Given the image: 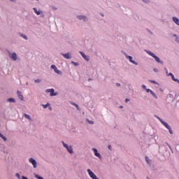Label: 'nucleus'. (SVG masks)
I'll return each instance as SVG.
<instances>
[{
	"mask_svg": "<svg viewBox=\"0 0 179 179\" xmlns=\"http://www.w3.org/2000/svg\"><path fill=\"white\" fill-rule=\"evenodd\" d=\"M145 52H147L148 54V55H150V57H152V58H155L156 62H157L158 64H161L162 65H163L164 62L163 61H162L160 59V58L159 57H157L156 55H155V53L152 52L150 50H145Z\"/></svg>",
	"mask_w": 179,
	"mask_h": 179,
	"instance_id": "1",
	"label": "nucleus"
},
{
	"mask_svg": "<svg viewBox=\"0 0 179 179\" xmlns=\"http://www.w3.org/2000/svg\"><path fill=\"white\" fill-rule=\"evenodd\" d=\"M62 143L63 147L66 148V150H67L70 155H73V148H72V145H68L64 141H62Z\"/></svg>",
	"mask_w": 179,
	"mask_h": 179,
	"instance_id": "2",
	"label": "nucleus"
},
{
	"mask_svg": "<svg viewBox=\"0 0 179 179\" xmlns=\"http://www.w3.org/2000/svg\"><path fill=\"white\" fill-rule=\"evenodd\" d=\"M124 57H126V58L127 59H129V62H131L134 65H138L139 64L137 62L134 60V57L132 56H129V55H128V54H127L125 52L124 53Z\"/></svg>",
	"mask_w": 179,
	"mask_h": 179,
	"instance_id": "3",
	"label": "nucleus"
},
{
	"mask_svg": "<svg viewBox=\"0 0 179 179\" xmlns=\"http://www.w3.org/2000/svg\"><path fill=\"white\" fill-rule=\"evenodd\" d=\"M46 93H50V96L52 97L54 96H58V92H55V90L53 88L48 89L45 90Z\"/></svg>",
	"mask_w": 179,
	"mask_h": 179,
	"instance_id": "4",
	"label": "nucleus"
},
{
	"mask_svg": "<svg viewBox=\"0 0 179 179\" xmlns=\"http://www.w3.org/2000/svg\"><path fill=\"white\" fill-rule=\"evenodd\" d=\"M51 69H53L55 73H57L58 75H62V71L61 70H58V68H57V66L55 64H52L50 66Z\"/></svg>",
	"mask_w": 179,
	"mask_h": 179,
	"instance_id": "5",
	"label": "nucleus"
},
{
	"mask_svg": "<svg viewBox=\"0 0 179 179\" xmlns=\"http://www.w3.org/2000/svg\"><path fill=\"white\" fill-rule=\"evenodd\" d=\"M87 171L90 177V178H92V179H99L97 176H96L95 173L93 171H92V170L87 169Z\"/></svg>",
	"mask_w": 179,
	"mask_h": 179,
	"instance_id": "6",
	"label": "nucleus"
},
{
	"mask_svg": "<svg viewBox=\"0 0 179 179\" xmlns=\"http://www.w3.org/2000/svg\"><path fill=\"white\" fill-rule=\"evenodd\" d=\"M8 55L12 61H17V55L16 54V52H8Z\"/></svg>",
	"mask_w": 179,
	"mask_h": 179,
	"instance_id": "7",
	"label": "nucleus"
},
{
	"mask_svg": "<svg viewBox=\"0 0 179 179\" xmlns=\"http://www.w3.org/2000/svg\"><path fill=\"white\" fill-rule=\"evenodd\" d=\"M29 162L31 163V164H32L34 169H37V161H36V159H34L33 157H31L29 159Z\"/></svg>",
	"mask_w": 179,
	"mask_h": 179,
	"instance_id": "8",
	"label": "nucleus"
},
{
	"mask_svg": "<svg viewBox=\"0 0 179 179\" xmlns=\"http://www.w3.org/2000/svg\"><path fill=\"white\" fill-rule=\"evenodd\" d=\"M164 127H165V128H166V129H168L169 134L171 135H173V130L171 129V127L169 124V123L166 122V123H164Z\"/></svg>",
	"mask_w": 179,
	"mask_h": 179,
	"instance_id": "9",
	"label": "nucleus"
},
{
	"mask_svg": "<svg viewBox=\"0 0 179 179\" xmlns=\"http://www.w3.org/2000/svg\"><path fill=\"white\" fill-rule=\"evenodd\" d=\"M79 53L80 54L81 57H83V58H84V59L85 61H87V62H89V61H90V57L86 55V54H85V52L80 51Z\"/></svg>",
	"mask_w": 179,
	"mask_h": 179,
	"instance_id": "10",
	"label": "nucleus"
},
{
	"mask_svg": "<svg viewBox=\"0 0 179 179\" xmlns=\"http://www.w3.org/2000/svg\"><path fill=\"white\" fill-rule=\"evenodd\" d=\"M92 150L94 152V156H96V157H99L100 159H102L101 155L99 153V151L95 148H92Z\"/></svg>",
	"mask_w": 179,
	"mask_h": 179,
	"instance_id": "11",
	"label": "nucleus"
},
{
	"mask_svg": "<svg viewBox=\"0 0 179 179\" xmlns=\"http://www.w3.org/2000/svg\"><path fill=\"white\" fill-rule=\"evenodd\" d=\"M61 55H62V57H64V58H65L66 59H71V58H72V56L71 55L70 52L61 53Z\"/></svg>",
	"mask_w": 179,
	"mask_h": 179,
	"instance_id": "12",
	"label": "nucleus"
},
{
	"mask_svg": "<svg viewBox=\"0 0 179 179\" xmlns=\"http://www.w3.org/2000/svg\"><path fill=\"white\" fill-rule=\"evenodd\" d=\"M77 19H79V20H83V22H87L88 19L86 15H78Z\"/></svg>",
	"mask_w": 179,
	"mask_h": 179,
	"instance_id": "13",
	"label": "nucleus"
},
{
	"mask_svg": "<svg viewBox=\"0 0 179 179\" xmlns=\"http://www.w3.org/2000/svg\"><path fill=\"white\" fill-rule=\"evenodd\" d=\"M70 103L71 106H74V107L77 108L78 111H80V108H79V105H78L76 103L71 101Z\"/></svg>",
	"mask_w": 179,
	"mask_h": 179,
	"instance_id": "14",
	"label": "nucleus"
},
{
	"mask_svg": "<svg viewBox=\"0 0 179 179\" xmlns=\"http://www.w3.org/2000/svg\"><path fill=\"white\" fill-rule=\"evenodd\" d=\"M33 10L35 12L36 15H37V16H39V15H41L43 11H40L37 10V8L34 7L33 8Z\"/></svg>",
	"mask_w": 179,
	"mask_h": 179,
	"instance_id": "15",
	"label": "nucleus"
},
{
	"mask_svg": "<svg viewBox=\"0 0 179 179\" xmlns=\"http://www.w3.org/2000/svg\"><path fill=\"white\" fill-rule=\"evenodd\" d=\"M17 96H18L20 100L23 101L24 97H23V94H22V92L17 91Z\"/></svg>",
	"mask_w": 179,
	"mask_h": 179,
	"instance_id": "16",
	"label": "nucleus"
},
{
	"mask_svg": "<svg viewBox=\"0 0 179 179\" xmlns=\"http://www.w3.org/2000/svg\"><path fill=\"white\" fill-rule=\"evenodd\" d=\"M20 37H22V38H24V40H29V37H27V35L23 33H20Z\"/></svg>",
	"mask_w": 179,
	"mask_h": 179,
	"instance_id": "17",
	"label": "nucleus"
},
{
	"mask_svg": "<svg viewBox=\"0 0 179 179\" xmlns=\"http://www.w3.org/2000/svg\"><path fill=\"white\" fill-rule=\"evenodd\" d=\"M24 117H25V118H27L29 121H33V119L31 118V117L29 115H27V113L24 114Z\"/></svg>",
	"mask_w": 179,
	"mask_h": 179,
	"instance_id": "18",
	"label": "nucleus"
},
{
	"mask_svg": "<svg viewBox=\"0 0 179 179\" xmlns=\"http://www.w3.org/2000/svg\"><path fill=\"white\" fill-rule=\"evenodd\" d=\"M155 118H157V120H159V121L161 122V124H162V125H164V124H166V122L162 120V118L159 117V116L157 115H155Z\"/></svg>",
	"mask_w": 179,
	"mask_h": 179,
	"instance_id": "19",
	"label": "nucleus"
},
{
	"mask_svg": "<svg viewBox=\"0 0 179 179\" xmlns=\"http://www.w3.org/2000/svg\"><path fill=\"white\" fill-rule=\"evenodd\" d=\"M7 101L8 103H16V99H15V98H9L7 99Z\"/></svg>",
	"mask_w": 179,
	"mask_h": 179,
	"instance_id": "20",
	"label": "nucleus"
},
{
	"mask_svg": "<svg viewBox=\"0 0 179 179\" xmlns=\"http://www.w3.org/2000/svg\"><path fill=\"white\" fill-rule=\"evenodd\" d=\"M0 138H1V139H3V141H4V142H6V141H8L6 137H5V136H3L1 133H0Z\"/></svg>",
	"mask_w": 179,
	"mask_h": 179,
	"instance_id": "21",
	"label": "nucleus"
},
{
	"mask_svg": "<svg viewBox=\"0 0 179 179\" xmlns=\"http://www.w3.org/2000/svg\"><path fill=\"white\" fill-rule=\"evenodd\" d=\"M145 161L147 162L148 164H152V160L149 159V157H145Z\"/></svg>",
	"mask_w": 179,
	"mask_h": 179,
	"instance_id": "22",
	"label": "nucleus"
},
{
	"mask_svg": "<svg viewBox=\"0 0 179 179\" xmlns=\"http://www.w3.org/2000/svg\"><path fill=\"white\" fill-rule=\"evenodd\" d=\"M41 106L43 108H47L48 107H50V103H47L46 104H42Z\"/></svg>",
	"mask_w": 179,
	"mask_h": 179,
	"instance_id": "23",
	"label": "nucleus"
},
{
	"mask_svg": "<svg viewBox=\"0 0 179 179\" xmlns=\"http://www.w3.org/2000/svg\"><path fill=\"white\" fill-rule=\"evenodd\" d=\"M150 94L155 97V99H158L157 95L153 91L150 92Z\"/></svg>",
	"mask_w": 179,
	"mask_h": 179,
	"instance_id": "24",
	"label": "nucleus"
},
{
	"mask_svg": "<svg viewBox=\"0 0 179 179\" xmlns=\"http://www.w3.org/2000/svg\"><path fill=\"white\" fill-rule=\"evenodd\" d=\"M86 121L87 122L90 124V125H93V124H94V122H93V120H90L89 119H87Z\"/></svg>",
	"mask_w": 179,
	"mask_h": 179,
	"instance_id": "25",
	"label": "nucleus"
},
{
	"mask_svg": "<svg viewBox=\"0 0 179 179\" xmlns=\"http://www.w3.org/2000/svg\"><path fill=\"white\" fill-rule=\"evenodd\" d=\"M171 79L173 80V82H178V78H176L174 75L171 77Z\"/></svg>",
	"mask_w": 179,
	"mask_h": 179,
	"instance_id": "26",
	"label": "nucleus"
},
{
	"mask_svg": "<svg viewBox=\"0 0 179 179\" xmlns=\"http://www.w3.org/2000/svg\"><path fill=\"white\" fill-rule=\"evenodd\" d=\"M150 83H153L154 85H157V82L153 80H149Z\"/></svg>",
	"mask_w": 179,
	"mask_h": 179,
	"instance_id": "27",
	"label": "nucleus"
},
{
	"mask_svg": "<svg viewBox=\"0 0 179 179\" xmlns=\"http://www.w3.org/2000/svg\"><path fill=\"white\" fill-rule=\"evenodd\" d=\"M71 64H72L73 65H75V66H79V64H78V62H75L72 61V62H71Z\"/></svg>",
	"mask_w": 179,
	"mask_h": 179,
	"instance_id": "28",
	"label": "nucleus"
},
{
	"mask_svg": "<svg viewBox=\"0 0 179 179\" xmlns=\"http://www.w3.org/2000/svg\"><path fill=\"white\" fill-rule=\"evenodd\" d=\"M35 178L37 179H44L43 177L40 176L39 175H35Z\"/></svg>",
	"mask_w": 179,
	"mask_h": 179,
	"instance_id": "29",
	"label": "nucleus"
},
{
	"mask_svg": "<svg viewBox=\"0 0 179 179\" xmlns=\"http://www.w3.org/2000/svg\"><path fill=\"white\" fill-rule=\"evenodd\" d=\"M144 3H149L150 2V0H142Z\"/></svg>",
	"mask_w": 179,
	"mask_h": 179,
	"instance_id": "30",
	"label": "nucleus"
},
{
	"mask_svg": "<svg viewBox=\"0 0 179 179\" xmlns=\"http://www.w3.org/2000/svg\"><path fill=\"white\" fill-rule=\"evenodd\" d=\"M41 79H36L35 80V83H41Z\"/></svg>",
	"mask_w": 179,
	"mask_h": 179,
	"instance_id": "31",
	"label": "nucleus"
},
{
	"mask_svg": "<svg viewBox=\"0 0 179 179\" xmlns=\"http://www.w3.org/2000/svg\"><path fill=\"white\" fill-rule=\"evenodd\" d=\"M145 91L147 92V93H152V90L148 88L145 90Z\"/></svg>",
	"mask_w": 179,
	"mask_h": 179,
	"instance_id": "32",
	"label": "nucleus"
},
{
	"mask_svg": "<svg viewBox=\"0 0 179 179\" xmlns=\"http://www.w3.org/2000/svg\"><path fill=\"white\" fill-rule=\"evenodd\" d=\"M15 177H17V178L20 179V173H15Z\"/></svg>",
	"mask_w": 179,
	"mask_h": 179,
	"instance_id": "33",
	"label": "nucleus"
},
{
	"mask_svg": "<svg viewBox=\"0 0 179 179\" xmlns=\"http://www.w3.org/2000/svg\"><path fill=\"white\" fill-rule=\"evenodd\" d=\"M175 41L176 43H178V44H179V37L178 36L176 38Z\"/></svg>",
	"mask_w": 179,
	"mask_h": 179,
	"instance_id": "34",
	"label": "nucleus"
},
{
	"mask_svg": "<svg viewBox=\"0 0 179 179\" xmlns=\"http://www.w3.org/2000/svg\"><path fill=\"white\" fill-rule=\"evenodd\" d=\"M164 71H166V75H167V76H169V70L167 69V68H164Z\"/></svg>",
	"mask_w": 179,
	"mask_h": 179,
	"instance_id": "35",
	"label": "nucleus"
},
{
	"mask_svg": "<svg viewBox=\"0 0 179 179\" xmlns=\"http://www.w3.org/2000/svg\"><path fill=\"white\" fill-rule=\"evenodd\" d=\"M51 8L53 10H57V9H58L57 7L55 6H51Z\"/></svg>",
	"mask_w": 179,
	"mask_h": 179,
	"instance_id": "36",
	"label": "nucleus"
},
{
	"mask_svg": "<svg viewBox=\"0 0 179 179\" xmlns=\"http://www.w3.org/2000/svg\"><path fill=\"white\" fill-rule=\"evenodd\" d=\"M142 88L144 90H146L148 88H146V85H142Z\"/></svg>",
	"mask_w": 179,
	"mask_h": 179,
	"instance_id": "37",
	"label": "nucleus"
},
{
	"mask_svg": "<svg viewBox=\"0 0 179 179\" xmlns=\"http://www.w3.org/2000/svg\"><path fill=\"white\" fill-rule=\"evenodd\" d=\"M165 143H166V145H168L169 149H171V145H170V144H169V143L166 142Z\"/></svg>",
	"mask_w": 179,
	"mask_h": 179,
	"instance_id": "38",
	"label": "nucleus"
},
{
	"mask_svg": "<svg viewBox=\"0 0 179 179\" xmlns=\"http://www.w3.org/2000/svg\"><path fill=\"white\" fill-rule=\"evenodd\" d=\"M154 72H159V69L157 68L153 69Z\"/></svg>",
	"mask_w": 179,
	"mask_h": 179,
	"instance_id": "39",
	"label": "nucleus"
},
{
	"mask_svg": "<svg viewBox=\"0 0 179 179\" xmlns=\"http://www.w3.org/2000/svg\"><path fill=\"white\" fill-rule=\"evenodd\" d=\"M173 76H174V74H173V73H169L168 74V76H171V78Z\"/></svg>",
	"mask_w": 179,
	"mask_h": 179,
	"instance_id": "40",
	"label": "nucleus"
},
{
	"mask_svg": "<svg viewBox=\"0 0 179 179\" xmlns=\"http://www.w3.org/2000/svg\"><path fill=\"white\" fill-rule=\"evenodd\" d=\"M116 86H117V87H120V86H121V84L119 83H116Z\"/></svg>",
	"mask_w": 179,
	"mask_h": 179,
	"instance_id": "41",
	"label": "nucleus"
},
{
	"mask_svg": "<svg viewBox=\"0 0 179 179\" xmlns=\"http://www.w3.org/2000/svg\"><path fill=\"white\" fill-rule=\"evenodd\" d=\"M172 37H175V38H176V37H178V36H177V34H174L172 35Z\"/></svg>",
	"mask_w": 179,
	"mask_h": 179,
	"instance_id": "42",
	"label": "nucleus"
},
{
	"mask_svg": "<svg viewBox=\"0 0 179 179\" xmlns=\"http://www.w3.org/2000/svg\"><path fill=\"white\" fill-rule=\"evenodd\" d=\"M22 179H29V178H27V177H26V176H22Z\"/></svg>",
	"mask_w": 179,
	"mask_h": 179,
	"instance_id": "43",
	"label": "nucleus"
},
{
	"mask_svg": "<svg viewBox=\"0 0 179 179\" xmlns=\"http://www.w3.org/2000/svg\"><path fill=\"white\" fill-rule=\"evenodd\" d=\"M169 149H170L171 153H174V151L173 150V148H172L171 147V148H169Z\"/></svg>",
	"mask_w": 179,
	"mask_h": 179,
	"instance_id": "44",
	"label": "nucleus"
},
{
	"mask_svg": "<svg viewBox=\"0 0 179 179\" xmlns=\"http://www.w3.org/2000/svg\"><path fill=\"white\" fill-rule=\"evenodd\" d=\"M128 101H129V99H125V102H126V103H128Z\"/></svg>",
	"mask_w": 179,
	"mask_h": 179,
	"instance_id": "45",
	"label": "nucleus"
},
{
	"mask_svg": "<svg viewBox=\"0 0 179 179\" xmlns=\"http://www.w3.org/2000/svg\"><path fill=\"white\" fill-rule=\"evenodd\" d=\"M10 2H16V0H10Z\"/></svg>",
	"mask_w": 179,
	"mask_h": 179,
	"instance_id": "46",
	"label": "nucleus"
},
{
	"mask_svg": "<svg viewBox=\"0 0 179 179\" xmlns=\"http://www.w3.org/2000/svg\"><path fill=\"white\" fill-rule=\"evenodd\" d=\"M44 16H45L44 14L41 15V17H44Z\"/></svg>",
	"mask_w": 179,
	"mask_h": 179,
	"instance_id": "47",
	"label": "nucleus"
},
{
	"mask_svg": "<svg viewBox=\"0 0 179 179\" xmlns=\"http://www.w3.org/2000/svg\"><path fill=\"white\" fill-rule=\"evenodd\" d=\"M108 149L110 150L111 149V145H108Z\"/></svg>",
	"mask_w": 179,
	"mask_h": 179,
	"instance_id": "48",
	"label": "nucleus"
},
{
	"mask_svg": "<svg viewBox=\"0 0 179 179\" xmlns=\"http://www.w3.org/2000/svg\"><path fill=\"white\" fill-rule=\"evenodd\" d=\"M120 108H124V106H120Z\"/></svg>",
	"mask_w": 179,
	"mask_h": 179,
	"instance_id": "49",
	"label": "nucleus"
},
{
	"mask_svg": "<svg viewBox=\"0 0 179 179\" xmlns=\"http://www.w3.org/2000/svg\"><path fill=\"white\" fill-rule=\"evenodd\" d=\"M146 178H147V179H150V178H149V177H148V176L146 177Z\"/></svg>",
	"mask_w": 179,
	"mask_h": 179,
	"instance_id": "50",
	"label": "nucleus"
},
{
	"mask_svg": "<svg viewBox=\"0 0 179 179\" xmlns=\"http://www.w3.org/2000/svg\"><path fill=\"white\" fill-rule=\"evenodd\" d=\"M26 85H29V83H27Z\"/></svg>",
	"mask_w": 179,
	"mask_h": 179,
	"instance_id": "51",
	"label": "nucleus"
},
{
	"mask_svg": "<svg viewBox=\"0 0 179 179\" xmlns=\"http://www.w3.org/2000/svg\"><path fill=\"white\" fill-rule=\"evenodd\" d=\"M101 16H104L103 14H101Z\"/></svg>",
	"mask_w": 179,
	"mask_h": 179,
	"instance_id": "52",
	"label": "nucleus"
},
{
	"mask_svg": "<svg viewBox=\"0 0 179 179\" xmlns=\"http://www.w3.org/2000/svg\"><path fill=\"white\" fill-rule=\"evenodd\" d=\"M101 16H104L103 14H101Z\"/></svg>",
	"mask_w": 179,
	"mask_h": 179,
	"instance_id": "53",
	"label": "nucleus"
},
{
	"mask_svg": "<svg viewBox=\"0 0 179 179\" xmlns=\"http://www.w3.org/2000/svg\"><path fill=\"white\" fill-rule=\"evenodd\" d=\"M50 108V110H51V108Z\"/></svg>",
	"mask_w": 179,
	"mask_h": 179,
	"instance_id": "54",
	"label": "nucleus"
},
{
	"mask_svg": "<svg viewBox=\"0 0 179 179\" xmlns=\"http://www.w3.org/2000/svg\"><path fill=\"white\" fill-rule=\"evenodd\" d=\"M36 1H38V0H36Z\"/></svg>",
	"mask_w": 179,
	"mask_h": 179,
	"instance_id": "55",
	"label": "nucleus"
}]
</instances>
